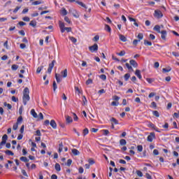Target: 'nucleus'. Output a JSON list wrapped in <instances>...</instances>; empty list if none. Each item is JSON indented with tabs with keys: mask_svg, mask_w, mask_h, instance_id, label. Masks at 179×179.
Segmentation results:
<instances>
[{
	"mask_svg": "<svg viewBox=\"0 0 179 179\" xmlns=\"http://www.w3.org/2000/svg\"><path fill=\"white\" fill-rule=\"evenodd\" d=\"M11 100L12 101H14V103H17V101H19V99L16 98L15 96L11 97Z\"/></svg>",
	"mask_w": 179,
	"mask_h": 179,
	"instance_id": "49",
	"label": "nucleus"
},
{
	"mask_svg": "<svg viewBox=\"0 0 179 179\" xmlns=\"http://www.w3.org/2000/svg\"><path fill=\"white\" fill-rule=\"evenodd\" d=\"M145 178L147 179H153V178H152V176L150 174H149V173H146L145 174Z\"/></svg>",
	"mask_w": 179,
	"mask_h": 179,
	"instance_id": "62",
	"label": "nucleus"
},
{
	"mask_svg": "<svg viewBox=\"0 0 179 179\" xmlns=\"http://www.w3.org/2000/svg\"><path fill=\"white\" fill-rule=\"evenodd\" d=\"M41 3H44V1H35L31 3L33 6H36L37 5H41Z\"/></svg>",
	"mask_w": 179,
	"mask_h": 179,
	"instance_id": "13",
	"label": "nucleus"
},
{
	"mask_svg": "<svg viewBox=\"0 0 179 179\" xmlns=\"http://www.w3.org/2000/svg\"><path fill=\"white\" fill-rule=\"evenodd\" d=\"M99 40H100V36L99 35H96L92 39V41L94 42H97Z\"/></svg>",
	"mask_w": 179,
	"mask_h": 179,
	"instance_id": "41",
	"label": "nucleus"
},
{
	"mask_svg": "<svg viewBox=\"0 0 179 179\" xmlns=\"http://www.w3.org/2000/svg\"><path fill=\"white\" fill-rule=\"evenodd\" d=\"M136 174L138 177H143V173L141 171H136Z\"/></svg>",
	"mask_w": 179,
	"mask_h": 179,
	"instance_id": "52",
	"label": "nucleus"
},
{
	"mask_svg": "<svg viewBox=\"0 0 179 179\" xmlns=\"http://www.w3.org/2000/svg\"><path fill=\"white\" fill-rule=\"evenodd\" d=\"M59 27L61 33H65V30L67 33H71V31H72L71 27H65V24L61 21H59Z\"/></svg>",
	"mask_w": 179,
	"mask_h": 179,
	"instance_id": "2",
	"label": "nucleus"
},
{
	"mask_svg": "<svg viewBox=\"0 0 179 179\" xmlns=\"http://www.w3.org/2000/svg\"><path fill=\"white\" fill-rule=\"evenodd\" d=\"M50 125L53 129H57V122H55V120H52L50 122Z\"/></svg>",
	"mask_w": 179,
	"mask_h": 179,
	"instance_id": "11",
	"label": "nucleus"
},
{
	"mask_svg": "<svg viewBox=\"0 0 179 179\" xmlns=\"http://www.w3.org/2000/svg\"><path fill=\"white\" fill-rule=\"evenodd\" d=\"M78 5H80V6H82V8H85V9H87V7L86 6V4L83 3L82 1H76Z\"/></svg>",
	"mask_w": 179,
	"mask_h": 179,
	"instance_id": "19",
	"label": "nucleus"
},
{
	"mask_svg": "<svg viewBox=\"0 0 179 179\" xmlns=\"http://www.w3.org/2000/svg\"><path fill=\"white\" fill-rule=\"evenodd\" d=\"M23 121V117L22 116H20L17 120V124H20Z\"/></svg>",
	"mask_w": 179,
	"mask_h": 179,
	"instance_id": "51",
	"label": "nucleus"
},
{
	"mask_svg": "<svg viewBox=\"0 0 179 179\" xmlns=\"http://www.w3.org/2000/svg\"><path fill=\"white\" fill-rule=\"evenodd\" d=\"M153 139H156V134L155 132H152L148 136L147 141L148 142H153Z\"/></svg>",
	"mask_w": 179,
	"mask_h": 179,
	"instance_id": "4",
	"label": "nucleus"
},
{
	"mask_svg": "<svg viewBox=\"0 0 179 179\" xmlns=\"http://www.w3.org/2000/svg\"><path fill=\"white\" fill-rule=\"evenodd\" d=\"M19 66L17 64H13L11 66L12 71H17Z\"/></svg>",
	"mask_w": 179,
	"mask_h": 179,
	"instance_id": "31",
	"label": "nucleus"
},
{
	"mask_svg": "<svg viewBox=\"0 0 179 179\" xmlns=\"http://www.w3.org/2000/svg\"><path fill=\"white\" fill-rule=\"evenodd\" d=\"M71 152L74 156H79L80 155V152L75 148L71 150Z\"/></svg>",
	"mask_w": 179,
	"mask_h": 179,
	"instance_id": "14",
	"label": "nucleus"
},
{
	"mask_svg": "<svg viewBox=\"0 0 179 179\" xmlns=\"http://www.w3.org/2000/svg\"><path fill=\"white\" fill-rule=\"evenodd\" d=\"M4 153H6L7 156H15V153L9 150H6V151H4Z\"/></svg>",
	"mask_w": 179,
	"mask_h": 179,
	"instance_id": "17",
	"label": "nucleus"
},
{
	"mask_svg": "<svg viewBox=\"0 0 179 179\" xmlns=\"http://www.w3.org/2000/svg\"><path fill=\"white\" fill-rule=\"evenodd\" d=\"M154 30L155 31H157V33H160L161 31H160V26L159 25H155V27H154Z\"/></svg>",
	"mask_w": 179,
	"mask_h": 179,
	"instance_id": "34",
	"label": "nucleus"
},
{
	"mask_svg": "<svg viewBox=\"0 0 179 179\" xmlns=\"http://www.w3.org/2000/svg\"><path fill=\"white\" fill-rule=\"evenodd\" d=\"M54 65H55V60H52V63H50L49 64V66H48V73H51V72H52Z\"/></svg>",
	"mask_w": 179,
	"mask_h": 179,
	"instance_id": "5",
	"label": "nucleus"
},
{
	"mask_svg": "<svg viewBox=\"0 0 179 179\" xmlns=\"http://www.w3.org/2000/svg\"><path fill=\"white\" fill-rule=\"evenodd\" d=\"M151 107H152V108H157V104L156 103V102H152Z\"/></svg>",
	"mask_w": 179,
	"mask_h": 179,
	"instance_id": "58",
	"label": "nucleus"
},
{
	"mask_svg": "<svg viewBox=\"0 0 179 179\" xmlns=\"http://www.w3.org/2000/svg\"><path fill=\"white\" fill-rule=\"evenodd\" d=\"M35 135H36V136H41V131H40V130H36Z\"/></svg>",
	"mask_w": 179,
	"mask_h": 179,
	"instance_id": "61",
	"label": "nucleus"
},
{
	"mask_svg": "<svg viewBox=\"0 0 179 179\" xmlns=\"http://www.w3.org/2000/svg\"><path fill=\"white\" fill-rule=\"evenodd\" d=\"M148 127H149V128H152V129H155V128H156V125H155L153 123L150 122L148 125Z\"/></svg>",
	"mask_w": 179,
	"mask_h": 179,
	"instance_id": "48",
	"label": "nucleus"
},
{
	"mask_svg": "<svg viewBox=\"0 0 179 179\" xmlns=\"http://www.w3.org/2000/svg\"><path fill=\"white\" fill-rule=\"evenodd\" d=\"M30 90L29 88L25 87L23 91L22 103L24 106L27 105V101H30Z\"/></svg>",
	"mask_w": 179,
	"mask_h": 179,
	"instance_id": "1",
	"label": "nucleus"
},
{
	"mask_svg": "<svg viewBox=\"0 0 179 179\" xmlns=\"http://www.w3.org/2000/svg\"><path fill=\"white\" fill-rule=\"evenodd\" d=\"M111 122H113L114 124H115V125H118V120H117V119H115V117H112L110 119Z\"/></svg>",
	"mask_w": 179,
	"mask_h": 179,
	"instance_id": "40",
	"label": "nucleus"
},
{
	"mask_svg": "<svg viewBox=\"0 0 179 179\" xmlns=\"http://www.w3.org/2000/svg\"><path fill=\"white\" fill-rule=\"evenodd\" d=\"M104 93H106V90H104V89H101L98 91V94H104Z\"/></svg>",
	"mask_w": 179,
	"mask_h": 179,
	"instance_id": "56",
	"label": "nucleus"
},
{
	"mask_svg": "<svg viewBox=\"0 0 179 179\" xmlns=\"http://www.w3.org/2000/svg\"><path fill=\"white\" fill-rule=\"evenodd\" d=\"M124 80H125L126 82H127V80H129V78H131V74H129V73H126V74L124 75Z\"/></svg>",
	"mask_w": 179,
	"mask_h": 179,
	"instance_id": "37",
	"label": "nucleus"
},
{
	"mask_svg": "<svg viewBox=\"0 0 179 179\" xmlns=\"http://www.w3.org/2000/svg\"><path fill=\"white\" fill-rule=\"evenodd\" d=\"M3 106H4V107H7L8 110H12V105L10 103L4 102Z\"/></svg>",
	"mask_w": 179,
	"mask_h": 179,
	"instance_id": "20",
	"label": "nucleus"
},
{
	"mask_svg": "<svg viewBox=\"0 0 179 179\" xmlns=\"http://www.w3.org/2000/svg\"><path fill=\"white\" fill-rule=\"evenodd\" d=\"M29 26H31L32 27H36V26H37V22L36 21H31L29 23Z\"/></svg>",
	"mask_w": 179,
	"mask_h": 179,
	"instance_id": "30",
	"label": "nucleus"
},
{
	"mask_svg": "<svg viewBox=\"0 0 179 179\" xmlns=\"http://www.w3.org/2000/svg\"><path fill=\"white\" fill-rule=\"evenodd\" d=\"M135 75L138 79H142V74H141V70H136Z\"/></svg>",
	"mask_w": 179,
	"mask_h": 179,
	"instance_id": "15",
	"label": "nucleus"
},
{
	"mask_svg": "<svg viewBox=\"0 0 179 179\" xmlns=\"http://www.w3.org/2000/svg\"><path fill=\"white\" fill-rule=\"evenodd\" d=\"M119 57H124L125 55V50H122L120 52L117 53Z\"/></svg>",
	"mask_w": 179,
	"mask_h": 179,
	"instance_id": "44",
	"label": "nucleus"
},
{
	"mask_svg": "<svg viewBox=\"0 0 179 179\" xmlns=\"http://www.w3.org/2000/svg\"><path fill=\"white\" fill-rule=\"evenodd\" d=\"M20 160L21 162H24V163H27V162H29V159H27V157H21L20 158Z\"/></svg>",
	"mask_w": 179,
	"mask_h": 179,
	"instance_id": "21",
	"label": "nucleus"
},
{
	"mask_svg": "<svg viewBox=\"0 0 179 179\" xmlns=\"http://www.w3.org/2000/svg\"><path fill=\"white\" fill-rule=\"evenodd\" d=\"M69 38L74 44H75V43H76L78 41V39H76V38H75L73 36H69Z\"/></svg>",
	"mask_w": 179,
	"mask_h": 179,
	"instance_id": "27",
	"label": "nucleus"
},
{
	"mask_svg": "<svg viewBox=\"0 0 179 179\" xmlns=\"http://www.w3.org/2000/svg\"><path fill=\"white\" fill-rule=\"evenodd\" d=\"M137 38L138 39V41L143 40V34L139 33L137 36Z\"/></svg>",
	"mask_w": 179,
	"mask_h": 179,
	"instance_id": "29",
	"label": "nucleus"
},
{
	"mask_svg": "<svg viewBox=\"0 0 179 179\" xmlns=\"http://www.w3.org/2000/svg\"><path fill=\"white\" fill-rule=\"evenodd\" d=\"M64 20L65 22H66V23H69V24H72V21H71V20L69 19V17H64Z\"/></svg>",
	"mask_w": 179,
	"mask_h": 179,
	"instance_id": "42",
	"label": "nucleus"
},
{
	"mask_svg": "<svg viewBox=\"0 0 179 179\" xmlns=\"http://www.w3.org/2000/svg\"><path fill=\"white\" fill-rule=\"evenodd\" d=\"M156 17H158V19H160L163 16V13H162L159 10H155V11Z\"/></svg>",
	"mask_w": 179,
	"mask_h": 179,
	"instance_id": "7",
	"label": "nucleus"
},
{
	"mask_svg": "<svg viewBox=\"0 0 179 179\" xmlns=\"http://www.w3.org/2000/svg\"><path fill=\"white\" fill-rule=\"evenodd\" d=\"M138 152H142L143 150V146L142 145H139L137 146Z\"/></svg>",
	"mask_w": 179,
	"mask_h": 179,
	"instance_id": "47",
	"label": "nucleus"
},
{
	"mask_svg": "<svg viewBox=\"0 0 179 179\" xmlns=\"http://www.w3.org/2000/svg\"><path fill=\"white\" fill-rule=\"evenodd\" d=\"M88 134H89V129L85 128V129L83 131V136H86V135H87Z\"/></svg>",
	"mask_w": 179,
	"mask_h": 179,
	"instance_id": "36",
	"label": "nucleus"
},
{
	"mask_svg": "<svg viewBox=\"0 0 179 179\" xmlns=\"http://www.w3.org/2000/svg\"><path fill=\"white\" fill-rule=\"evenodd\" d=\"M144 45H149L150 47L152 46V42L148 40H144Z\"/></svg>",
	"mask_w": 179,
	"mask_h": 179,
	"instance_id": "39",
	"label": "nucleus"
},
{
	"mask_svg": "<svg viewBox=\"0 0 179 179\" xmlns=\"http://www.w3.org/2000/svg\"><path fill=\"white\" fill-rule=\"evenodd\" d=\"M55 78L57 83H59L61 82V79L59 78V74L55 73Z\"/></svg>",
	"mask_w": 179,
	"mask_h": 179,
	"instance_id": "43",
	"label": "nucleus"
},
{
	"mask_svg": "<svg viewBox=\"0 0 179 179\" xmlns=\"http://www.w3.org/2000/svg\"><path fill=\"white\" fill-rule=\"evenodd\" d=\"M55 169L56 171H61V165H59L58 163L55 164Z\"/></svg>",
	"mask_w": 179,
	"mask_h": 179,
	"instance_id": "23",
	"label": "nucleus"
},
{
	"mask_svg": "<svg viewBox=\"0 0 179 179\" xmlns=\"http://www.w3.org/2000/svg\"><path fill=\"white\" fill-rule=\"evenodd\" d=\"M72 15L76 19H78L79 17V13L75 9L71 10Z\"/></svg>",
	"mask_w": 179,
	"mask_h": 179,
	"instance_id": "10",
	"label": "nucleus"
},
{
	"mask_svg": "<svg viewBox=\"0 0 179 179\" xmlns=\"http://www.w3.org/2000/svg\"><path fill=\"white\" fill-rule=\"evenodd\" d=\"M58 88V86L57 85V83L55 81L53 82V92H55L57 89Z\"/></svg>",
	"mask_w": 179,
	"mask_h": 179,
	"instance_id": "53",
	"label": "nucleus"
},
{
	"mask_svg": "<svg viewBox=\"0 0 179 179\" xmlns=\"http://www.w3.org/2000/svg\"><path fill=\"white\" fill-rule=\"evenodd\" d=\"M105 30L108 33H111V27L108 24H105Z\"/></svg>",
	"mask_w": 179,
	"mask_h": 179,
	"instance_id": "25",
	"label": "nucleus"
},
{
	"mask_svg": "<svg viewBox=\"0 0 179 179\" xmlns=\"http://www.w3.org/2000/svg\"><path fill=\"white\" fill-rule=\"evenodd\" d=\"M61 13L63 16H66L68 15V11H66V9L62 8Z\"/></svg>",
	"mask_w": 179,
	"mask_h": 179,
	"instance_id": "38",
	"label": "nucleus"
},
{
	"mask_svg": "<svg viewBox=\"0 0 179 179\" xmlns=\"http://www.w3.org/2000/svg\"><path fill=\"white\" fill-rule=\"evenodd\" d=\"M120 40L121 41H123V43H125V41H127V38L124 35H120Z\"/></svg>",
	"mask_w": 179,
	"mask_h": 179,
	"instance_id": "35",
	"label": "nucleus"
},
{
	"mask_svg": "<svg viewBox=\"0 0 179 179\" xmlns=\"http://www.w3.org/2000/svg\"><path fill=\"white\" fill-rule=\"evenodd\" d=\"M61 74L62 75V78H66L68 76V69H64V71H61Z\"/></svg>",
	"mask_w": 179,
	"mask_h": 179,
	"instance_id": "16",
	"label": "nucleus"
},
{
	"mask_svg": "<svg viewBox=\"0 0 179 179\" xmlns=\"http://www.w3.org/2000/svg\"><path fill=\"white\" fill-rule=\"evenodd\" d=\"M100 79H101L102 80H107V76H106L105 74H102L99 76Z\"/></svg>",
	"mask_w": 179,
	"mask_h": 179,
	"instance_id": "46",
	"label": "nucleus"
},
{
	"mask_svg": "<svg viewBox=\"0 0 179 179\" xmlns=\"http://www.w3.org/2000/svg\"><path fill=\"white\" fill-rule=\"evenodd\" d=\"M171 67L170 66L162 69L163 73H168V72H171Z\"/></svg>",
	"mask_w": 179,
	"mask_h": 179,
	"instance_id": "18",
	"label": "nucleus"
},
{
	"mask_svg": "<svg viewBox=\"0 0 179 179\" xmlns=\"http://www.w3.org/2000/svg\"><path fill=\"white\" fill-rule=\"evenodd\" d=\"M125 66H126V68H127V69L129 71H131V72H134V69L132 68V66L129 65V63H126Z\"/></svg>",
	"mask_w": 179,
	"mask_h": 179,
	"instance_id": "24",
	"label": "nucleus"
},
{
	"mask_svg": "<svg viewBox=\"0 0 179 179\" xmlns=\"http://www.w3.org/2000/svg\"><path fill=\"white\" fill-rule=\"evenodd\" d=\"M6 141H8V135L4 134L1 138V145H6Z\"/></svg>",
	"mask_w": 179,
	"mask_h": 179,
	"instance_id": "8",
	"label": "nucleus"
},
{
	"mask_svg": "<svg viewBox=\"0 0 179 179\" xmlns=\"http://www.w3.org/2000/svg\"><path fill=\"white\" fill-rule=\"evenodd\" d=\"M71 164H72V159H69L67 160L66 166L69 167Z\"/></svg>",
	"mask_w": 179,
	"mask_h": 179,
	"instance_id": "60",
	"label": "nucleus"
},
{
	"mask_svg": "<svg viewBox=\"0 0 179 179\" xmlns=\"http://www.w3.org/2000/svg\"><path fill=\"white\" fill-rule=\"evenodd\" d=\"M20 6H17L14 10H13V13H17L19 10L20 9Z\"/></svg>",
	"mask_w": 179,
	"mask_h": 179,
	"instance_id": "59",
	"label": "nucleus"
},
{
	"mask_svg": "<svg viewBox=\"0 0 179 179\" xmlns=\"http://www.w3.org/2000/svg\"><path fill=\"white\" fill-rule=\"evenodd\" d=\"M145 80L148 83H153L154 80L152 78H147L145 79Z\"/></svg>",
	"mask_w": 179,
	"mask_h": 179,
	"instance_id": "55",
	"label": "nucleus"
},
{
	"mask_svg": "<svg viewBox=\"0 0 179 179\" xmlns=\"http://www.w3.org/2000/svg\"><path fill=\"white\" fill-rule=\"evenodd\" d=\"M89 50L92 52H96V51L99 50V45H97V43H95L93 45L90 46Z\"/></svg>",
	"mask_w": 179,
	"mask_h": 179,
	"instance_id": "3",
	"label": "nucleus"
},
{
	"mask_svg": "<svg viewBox=\"0 0 179 179\" xmlns=\"http://www.w3.org/2000/svg\"><path fill=\"white\" fill-rule=\"evenodd\" d=\"M129 64L131 65V66H133V68H138V62H136V61L131 59L129 61Z\"/></svg>",
	"mask_w": 179,
	"mask_h": 179,
	"instance_id": "9",
	"label": "nucleus"
},
{
	"mask_svg": "<svg viewBox=\"0 0 179 179\" xmlns=\"http://www.w3.org/2000/svg\"><path fill=\"white\" fill-rule=\"evenodd\" d=\"M18 127H19V124H18V123H15V124H14L13 126V129L14 131H16Z\"/></svg>",
	"mask_w": 179,
	"mask_h": 179,
	"instance_id": "50",
	"label": "nucleus"
},
{
	"mask_svg": "<svg viewBox=\"0 0 179 179\" xmlns=\"http://www.w3.org/2000/svg\"><path fill=\"white\" fill-rule=\"evenodd\" d=\"M73 122V119H72V117L67 115L66 116V122L67 124H71V122Z\"/></svg>",
	"mask_w": 179,
	"mask_h": 179,
	"instance_id": "12",
	"label": "nucleus"
},
{
	"mask_svg": "<svg viewBox=\"0 0 179 179\" xmlns=\"http://www.w3.org/2000/svg\"><path fill=\"white\" fill-rule=\"evenodd\" d=\"M102 131H103V135H105V136H107V135H108V134H110V131L107 129H103Z\"/></svg>",
	"mask_w": 179,
	"mask_h": 179,
	"instance_id": "57",
	"label": "nucleus"
},
{
	"mask_svg": "<svg viewBox=\"0 0 179 179\" xmlns=\"http://www.w3.org/2000/svg\"><path fill=\"white\" fill-rule=\"evenodd\" d=\"M63 149H64V144L62 143H61L59 145V150H58L59 153H61L62 152Z\"/></svg>",
	"mask_w": 179,
	"mask_h": 179,
	"instance_id": "28",
	"label": "nucleus"
},
{
	"mask_svg": "<svg viewBox=\"0 0 179 179\" xmlns=\"http://www.w3.org/2000/svg\"><path fill=\"white\" fill-rule=\"evenodd\" d=\"M31 115L34 117V118H37V113L34 109L31 110Z\"/></svg>",
	"mask_w": 179,
	"mask_h": 179,
	"instance_id": "22",
	"label": "nucleus"
},
{
	"mask_svg": "<svg viewBox=\"0 0 179 179\" xmlns=\"http://www.w3.org/2000/svg\"><path fill=\"white\" fill-rule=\"evenodd\" d=\"M92 83H93V80H92V78H89L85 83L87 85H92Z\"/></svg>",
	"mask_w": 179,
	"mask_h": 179,
	"instance_id": "45",
	"label": "nucleus"
},
{
	"mask_svg": "<svg viewBox=\"0 0 179 179\" xmlns=\"http://www.w3.org/2000/svg\"><path fill=\"white\" fill-rule=\"evenodd\" d=\"M43 69H44V66H41L38 67L36 69V73H40L41 71H43Z\"/></svg>",
	"mask_w": 179,
	"mask_h": 179,
	"instance_id": "33",
	"label": "nucleus"
},
{
	"mask_svg": "<svg viewBox=\"0 0 179 179\" xmlns=\"http://www.w3.org/2000/svg\"><path fill=\"white\" fill-rule=\"evenodd\" d=\"M172 55H173L174 57H179V53L177 52H172Z\"/></svg>",
	"mask_w": 179,
	"mask_h": 179,
	"instance_id": "64",
	"label": "nucleus"
},
{
	"mask_svg": "<svg viewBox=\"0 0 179 179\" xmlns=\"http://www.w3.org/2000/svg\"><path fill=\"white\" fill-rule=\"evenodd\" d=\"M120 145H121V146H125V145H127V140L121 139L120 141Z\"/></svg>",
	"mask_w": 179,
	"mask_h": 179,
	"instance_id": "26",
	"label": "nucleus"
},
{
	"mask_svg": "<svg viewBox=\"0 0 179 179\" xmlns=\"http://www.w3.org/2000/svg\"><path fill=\"white\" fill-rule=\"evenodd\" d=\"M139 42H141V41H139V40H137V39H134V41H133V45H138V43H139Z\"/></svg>",
	"mask_w": 179,
	"mask_h": 179,
	"instance_id": "54",
	"label": "nucleus"
},
{
	"mask_svg": "<svg viewBox=\"0 0 179 179\" xmlns=\"http://www.w3.org/2000/svg\"><path fill=\"white\" fill-rule=\"evenodd\" d=\"M152 114H153V115H155V117H157V118H159V117H160V113H159V111H157V110L152 111Z\"/></svg>",
	"mask_w": 179,
	"mask_h": 179,
	"instance_id": "32",
	"label": "nucleus"
},
{
	"mask_svg": "<svg viewBox=\"0 0 179 179\" xmlns=\"http://www.w3.org/2000/svg\"><path fill=\"white\" fill-rule=\"evenodd\" d=\"M159 33H161V38H162V40L166 41V37H167V31L163 30Z\"/></svg>",
	"mask_w": 179,
	"mask_h": 179,
	"instance_id": "6",
	"label": "nucleus"
},
{
	"mask_svg": "<svg viewBox=\"0 0 179 179\" xmlns=\"http://www.w3.org/2000/svg\"><path fill=\"white\" fill-rule=\"evenodd\" d=\"M173 117H175V118H179V110L178 111V113H173Z\"/></svg>",
	"mask_w": 179,
	"mask_h": 179,
	"instance_id": "63",
	"label": "nucleus"
}]
</instances>
